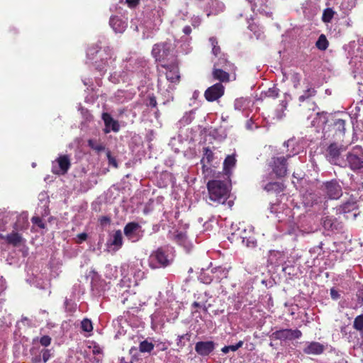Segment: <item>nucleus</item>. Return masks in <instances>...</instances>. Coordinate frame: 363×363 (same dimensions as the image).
<instances>
[{
    "mask_svg": "<svg viewBox=\"0 0 363 363\" xmlns=\"http://www.w3.org/2000/svg\"><path fill=\"white\" fill-rule=\"evenodd\" d=\"M301 76L298 72H293L291 75V81L293 83L294 87L297 89L300 85Z\"/></svg>",
    "mask_w": 363,
    "mask_h": 363,
    "instance_id": "42",
    "label": "nucleus"
},
{
    "mask_svg": "<svg viewBox=\"0 0 363 363\" xmlns=\"http://www.w3.org/2000/svg\"><path fill=\"white\" fill-rule=\"evenodd\" d=\"M174 45L169 41L155 44L152 50V55L157 62L164 63L166 60H174Z\"/></svg>",
    "mask_w": 363,
    "mask_h": 363,
    "instance_id": "4",
    "label": "nucleus"
},
{
    "mask_svg": "<svg viewBox=\"0 0 363 363\" xmlns=\"http://www.w3.org/2000/svg\"><path fill=\"white\" fill-rule=\"evenodd\" d=\"M106 156H107V159L108 160V164L110 165H112L113 167H114L115 168H117L118 167V162L116 160L115 157H113L112 155H111V153L109 150L107 151L106 152Z\"/></svg>",
    "mask_w": 363,
    "mask_h": 363,
    "instance_id": "47",
    "label": "nucleus"
},
{
    "mask_svg": "<svg viewBox=\"0 0 363 363\" xmlns=\"http://www.w3.org/2000/svg\"><path fill=\"white\" fill-rule=\"evenodd\" d=\"M303 202L308 207L318 206V210H325L328 207L327 198L318 193H309L306 195Z\"/></svg>",
    "mask_w": 363,
    "mask_h": 363,
    "instance_id": "9",
    "label": "nucleus"
},
{
    "mask_svg": "<svg viewBox=\"0 0 363 363\" xmlns=\"http://www.w3.org/2000/svg\"><path fill=\"white\" fill-rule=\"evenodd\" d=\"M264 189L267 192L279 194L284 190V185L279 182H269L264 186Z\"/></svg>",
    "mask_w": 363,
    "mask_h": 363,
    "instance_id": "26",
    "label": "nucleus"
},
{
    "mask_svg": "<svg viewBox=\"0 0 363 363\" xmlns=\"http://www.w3.org/2000/svg\"><path fill=\"white\" fill-rule=\"evenodd\" d=\"M140 228L141 226L138 223L129 222L124 227V235L131 242H137L141 237L139 233Z\"/></svg>",
    "mask_w": 363,
    "mask_h": 363,
    "instance_id": "13",
    "label": "nucleus"
},
{
    "mask_svg": "<svg viewBox=\"0 0 363 363\" xmlns=\"http://www.w3.org/2000/svg\"><path fill=\"white\" fill-rule=\"evenodd\" d=\"M339 4L340 9L344 13H347L355 7L357 4L354 0H341Z\"/></svg>",
    "mask_w": 363,
    "mask_h": 363,
    "instance_id": "31",
    "label": "nucleus"
},
{
    "mask_svg": "<svg viewBox=\"0 0 363 363\" xmlns=\"http://www.w3.org/2000/svg\"><path fill=\"white\" fill-rule=\"evenodd\" d=\"M236 159L235 155H228L223 162V171L225 174L230 175L231 174L232 169L236 164Z\"/></svg>",
    "mask_w": 363,
    "mask_h": 363,
    "instance_id": "25",
    "label": "nucleus"
},
{
    "mask_svg": "<svg viewBox=\"0 0 363 363\" xmlns=\"http://www.w3.org/2000/svg\"><path fill=\"white\" fill-rule=\"evenodd\" d=\"M345 167L354 172L363 169V148L360 145L353 147L347 153Z\"/></svg>",
    "mask_w": 363,
    "mask_h": 363,
    "instance_id": "5",
    "label": "nucleus"
},
{
    "mask_svg": "<svg viewBox=\"0 0 363 363\" xmlns=\"http://www.w3.org/2000/svg\"><path fill=\"white\" fill-rule=\"evenodd\" d=\"M52 339L48 335H43L40 339V343L44 347H48L51 344Z\"/></svg>",
    "mask_w": 363,
    "mask_h": 363,
    "instance_id": "48",
    "label": "nucleus"
},
{
    "mask_svg": "<svg viewBox=\"0 0 363 363\" xmlns=\"http://www.w3.org/2000/svg\"><path fill=\"white\" fill-rule=\"evenodd\" d=\"M120 363H133V358L132 357H121L120 358Z\"/></svg>",
    "mask_w": 363,
    "mask_h": 363,
    "instance_id": "55",
    "label": "nucleus"
},
{
    "mask_svg": "<svg viewBox=\"0 0 363 363\" xmlns=\"http://www.w3.org/2000/svg\"><path fill=\"white\" fill-rule=\"evenodd\" d=\"M357 208L358 206L357 202L353 200H350L340 206L337 211L339 213L346 214L354 211H357Z\"/></svg>",
    "mask_w": 363,
    "mask_h": 363,
    "instance_id": "24",
    "label": "nucleus"
},
{
    "mask_svg": "<svg viewBox=\"0 0 363 363\" xmlns=\"http://www.w3.org/2000/svg\"><path fill=\"white\" fill-rule=\"evenodd\" d=\"M243 345V342L242 340L239 341L237 344L234 345H228L230 351L235 352L239 348L242 347Z\"/></svg>",
    "mask_w": 363,
    "mask_h": 363,
    "instance_id": "52",
    "label": "nucleus"
},
{
    "mask_svg": "<svg viewBox=\"0 0 363 363\" xmlns=\"http://www.w3.org/2000/svg\"><path fill=\"white\" fill-rule=\"evenodd\" d=\"M28 222L27 219L23 216H18L16 221L13 225V229L15 231H23L28 228Z\"/></svg>",
    "mask_w": 363,
    "mask_h": 363,
    "instance_id": "28",
    "label": "nucleus"
},
{
    "mask_svg": "<svg viewBox=\"0 0 363 363\" xmlns=\"http://www.w3.org/2000/svg\"><path fill=\"white\" fill-rule=\"evenodd\" d=\"M201 308H202L204 312H208V308L206 306V305H202V307Z\"/></svg>",
    "mask_w": 363,
    "mask_h": 363,
    "instance_id": "64",
    "label": "nucleus"
},
{
    "mask_svg": "<svg viewBox=\"0 0 363 363\" xmlns=\"http://www.w3.org/2000/svg\"><path fill=\"white\" fill-rule=\"evenodd\" d=\"M230 72L225 69L216 67L213 68L212 75L214 79L220 82L219 83H226L230 81Z\"/></svg>",
    "mask_w": 363,
    "mask_h": 363,
    "instance_id": "20",
    "label": "nucleus"
},
{
    "mask_svg": "<svg viewBox=\"0 0 363 363\" xmlns=\"http://www.w3.org/2000/svg\"><path fill=\"white\" fill-rule=\"evenodd\" d=\"M157 100L156 97L153 95L149 96V104L148 105L152 107H156L157 106Z\"/></svg>",
    "mask_w": 363,
    "mask_h": 363,
    "instance_id": "56",
    "label": "nucleus"
},
{
    "mask_svg": "<svg viewBox=\"0 0 363 363\" xmlns=\"http://www.w3.org/2000/svg\"><path fill=\"white\" fill-rule=\"evenodd\" d=\"M101 41L90 45L86 50V57L89 60L94 61L95 68L99 72H105L108 67L115 61L113 58V52L109 47L101 50Z\"/></svg>",
    "mask_w": 363,
    "mask_h": 363,
    "instance_id": "1",
    "label": "nucleus"
},
{
    "mask_svg": "<svg viewBox=\"0 0 363 363\" xmlns=\"http://www.w3.org/2000/svg\"><path fill=\"white\" fill-rule=\"evenodd\" d=\"M31 354V362L32 363H42V355L41 353H38V351L35 348L33 347L30 350Z\"/></svg>",
    "mask_w": 363,
    "mask_h": 363,
    "instance_id": "40",
    "label": "nucleus"
},
{
    "mask_svg": "<svg viewBox=\"0 0 363 363\" xmlns=\"http://www.w3.org/2000/svg\"><path fill=\"white\" fill-rule=\"evenodd\" d=\"M102 119L104 122L106 129L105 133H109L108 128H111L113 132H118L120 130V125L117 121L114 120L108 113H103Z\"/></svg>",
    "mask_w": 363,
    "mask_h": 363,
    "instance_id": "19",
    "label": "nucleus"
},
{
    "mask_svg": "<svg viewBox=\"0 0 363 363\" xmlns=\"http://www.w3.org/2000/svg\"><path fill=\"white\" fill-rule=\"evenodd\" d=\"M325 346L318 342H311L303 349V352L306 354L319 355L325 351Z\"/></svg>",
    "mask_w": 363,
    "mask_h": 363,
    "instance_id": "18",
    "label": "nucleus"
},
{
    "mask_svg": "<svg viewBox=\"0 0 363 363\" xmlns=\"http://www.w3.org/2000/svg\"><path fill=\"white\" fill-rule=\"evenodd\" d=\"M316 94L317 91L314 87H308L306 90L303 91V94L298 97V101L300 103H303L305 101L310 99L311 97L315 96Z\"/></svg>",
    "mask_w": 363,
    "mask_h": 363,
    "instance_id": "30",
    "label": "nucleus"
},
{
    "mask_svg": "<svg viewBox=\"0 0 363 363\" xmlns=\"http://www.w3.org/2000/svg\"><path fill=\"white\" fill-rule=\"evenodd\" d=\"M109 25L115 33H122L127 28V22L117 16L111 17Z\"/></svg>",
    "mask_w": 363,
    "mask_h": 363,
    "instance_id": "17",
    "label": "nucleus"
},
{
    "mask_svg": "<svg viewBox=\"0 0 363 363\" xmlns=\"http://www.w3.org/2000/svg\"><path fill=\"white\" fill-rule=\"evenodd\" d=\"M87 234L86 233H79L77 235V238L79 240L77 242V243H81L83 241H85L87 238Z\"/></svg>",
    "mask_w": 363,
    "mask_h": 363,
    "instance_id": "57",
    "label": "nucleus"
},
{
    "mask_svg": "<svg viewBox=\"0 0 363 363\" xmlns=\"http://www.w3.org/2000/svg\"><path fill=\"white\" fill-rule=\"evenodd\" d=\"M209 42L212 45V53L216 57H219L221 54V50L220 46L218 45V40L216 37H211L209 38Z\"/></svg>",
    "mask_w": 363,
    "mask_h": 363,
    "instance_id": "37",
    "label": "nucleus"
},
{
    "mask_svg": "<svg viewBox=\"0 0 363 363\" xmlns=\"http://www.w3.org/2000/svg\"><path fill=\"white\" fill-rule=\"evenodd\" d=\"M361 335V342L359 343V348L363 350V332L360 333Z\"/></svg>",
    "mask_w": 363,
    "mask_h": 363,
    "instance_id": "61",
    "label": "nucleus"
},
{
    "mask_svg": "<svg viewBox=\"0 0 363 363\" xmlns=\"http://www.w3.org/2000/svg\"><path fill=\"white\" fill-rule=\"evenodd\" d=\"M352 326L360 333L363 332V314L359 315L354 318Z\"/></svg>",
    "mask_w": 363,
    "mask_h": 363,
    "instance_id": "39",
    "label": "nucleus"
},
{
    "mask_svg": "<svg viewBox=\"0 0 363 363\" xmlns=\"http://www.w3.org/2000/svg\"><path fill=\"white\" fill-rule=\"evenodd\" d=\"M183 32H184L186 35H189V34L191 33V28L189 26H184V28H183Z\"/></svg>",
    "mask_w": 363,
    "mask_h": 363,
    "instance_id": "59",
    "label": "nucleus"
},
{
    "mask_svg": "<svg viewBox=\"0 0 363 363\" xmlns=\"http://www.w3.org/2000/svg\"><path fill=\"white\" fill-rule=\"evenodd\" d=\"M224 90L221 83H216L206 90L204 96L208 101L212 102L220 98L224 94Z\"/></svg>",
    "mask_w": 363,
    "mask_h": 363,
    "instance_id": "14",
    "label": "nucleus"
},
{
    "mask_svg": "<svg viewBox=\"0 0 363 363\" xmlns=\"http://www.w3.org/2000/svg\"><path fill=\"white\" fill-rule=\"evenodd\" d=\"M291 157V155L288 154L286 156L272 157L269 166L277 178L284 177L287 174V160Z\"/></svg>",
    "mask_w": 363,
    "mask_h": 363,
    "instance_id": "6",
    "label": "nucleus"
},
{
    "mask_svg": "<svg viewBox=\"0 0 363 363\" xmlns=\"http://www.w3.org/2000/svg\"><path fill=\"white\" fill-rule=\"evenodd\" d=\"M172 240H174L177 244L182 245L186 242V233L177 230L173 237L171 238Z\"/></svg>",
    "mask_w": 363,
    "mask_h": 363,
    "instance_id": "32",
    "label": "nucleus"
},
{
    "mask_svg": "<svg viewBox=\"0 0 363 363\" xmlns=\"http://www.w3.org/2000/svg\"><path fill=\"white\" fill-rule=\"evenodd\" d=\"M250 4H252V6L257 7L258 6H262L265 4L266 0H247Z\"/></svg>",
    "mask_w": 363,
    "mask_h": 363,
    "instance_id": "53",
    "label": "nucleus"
},
{
    "mask_svg": "<svg viewBox=\"0 0 363 363\" xmlns=\"http://www.w3.org/2000/svg\"><path fill=\"white\" fill-rule=\"evenodd\" d=\"M211 272L216 274L217 279L226 278L228 274V270L221 266L213 267Z\"/></svg>",
    "mask_w": 363,
    "mask_h": 363,
    "instance_id": "33",
    "label": "nucleus"
},
{
    "mask_svg": "<svg viewBox=\"0 0 363 363\" xmlns=\"http://www.w3.org/2000/svg\"><path fill=\"white\" fill-rule=\"evenodd\" d=\"M40 353L42 355L43 363H46L51 357V352L49 349H43L41 350Z\"/></svg>",
    "mask_w": 363,
    "mask_h": 363,
    "instance_id": "44",
    "label": "nucleus"
},
{
    "mask_svg": "<svg viewBox=\"0 0 363 363\" xmlns=\"http://www.w3.org/2000/svg\"><path fill=\"white\" fill-rule=\"evenodd\" d=\"M88 145L94 151L99 153L104 150H105L106 147L105 145L101 143L97 142L94 140H88Z\"/></svg>",
    "mask_w": 363,
    "mask_h": 363,
    "instance_id": "36",
    "label": "nucleus"
},
{
    "mask_svg": "<svg viewBox=\"0 0 363 363\" xmlns=\"http://www.w3.org/2000/svg\"><path fill=\"white\" fill-rule=\"evenodd\" d=\"M170 264L168 255L162 248L159 247L150 256V266L152 269L166 267Z\"/></svg>",
    "mask_w": 363,
    "mask_h": 363,
    "instance_id": "8",
    "label": "nucleus"
},
{
    "mask_svg": "<svg viewBox=\"0 0 363 363\" xmlns=\"http://www.w3.org/2000/svg\"><path fill=\"white\" fill-rule=\"evenodd\" d=\"M216 67L225 69L228 71H235V65L226 59L224 54L220 55L218 61L214 63L213 68Z\"/></svg>",
    "mask_w": 363,
    "mask_h": 363,
    "instance_id": "22",
    "label": "nucleus"
},
{
    "mask_svg": "<svg viewBox=\"0 0 363 363\" xmlns=\"http://www.w3.org/2000/svg\"><path fill=\"white\" fill-rule=\"evenodd\" d=\"M208 199L216 205L223 204L230 194L229 185L225 181L219 179L209 180L206 184Z\"/></svg>",
    "mask_w": 363,
    "mask_h": 363,
    "instance_id": "3",
    "label": "nucleus"
},
{
    "mask_svg": "<svg viewBox=\"0 0 363 363\" xmlns=\"http://www.w3.org/2000/svg\"><path fill=\"white\" fill-rule=\"evenodd\" d=\"M221 351H222L223 353H225V354L228 353V352L230 351L228 346H225V347H223L221 349Z\"/></svg>",
    "mask_w": 363,
    "mask_h": 363,
    "instance_id": "62",
    "label": "nucleus"
},
{
    "mask_svg": "<svg viewBox=\"0 0 363 363\" xmlns=\"http://www.w3.org/2000/svg\"><path fill=\"white\" fill-rule=\"evenodd\" d=\"M320 189L327 199H338L342 195V187L336 179L323 182Z\"/></svg>",
    "mask_w": 363,
    "mask_h": 363,
    "instance_id": "7",
    "label": "nucleus"
},
{
    "mask_svg": "<svg viewBox=\"0 0 363 363\" xmlns=\"http://www.w3.org/2000/svg\"><path fill=\"white\" fill-rule=\"evenodd\" d=\"M140 1V0H125V3L129 8L134 9L139 5Z\"/></svg>",
    "mask_w": 363,
    "mask_h": 363,
    "instance_id": "51",
    "label": "nucleus"
},
{
    "mask_svg": "<svg viewBox=\"0 0 363 363\" xmlns=\"http://www.w3.org/2000/svg\"><path fill=\"white\" fill-rule=\"evenodd\" d=\"M123 236L121 230H117L115 231L114 234L113 235V240L111 241V245H113L115 247V249L116 250L121 248L123 246Z\"/></svg>",
    "mask_w": 363,
    "mask_h": 363,
    "instance_id": "29",
    "label": "nucleus"
},
{
    "mask_svg": "<svg viewBox=\"0 0 363 363\" xmlns=\"http://www.w3.org/2000/svg\"><path fill=\"white\" fill-rule=\"evenodd\" d=\"M153 343L148 342L147 340L142 341L139 345V351L142 353L151 352L154 350Z\"/></svg>",
    "mask_w": 363,
    "mask_h": 363,
    "instance_id": "35",
    "label": "nucleus"
},
{
    "mask_svg": "<svg viewBox=\"0 0 363 363\" xmlns=\"http://www.w3.org/2000/svg\"><path fill=\"white\" fill-rule=\"evenodd\" d=\"M6 289L5 280L0 277V294Z\"/></svg>",
    "mask_w": 363,
    "mask_h": 363,
    "instance_id": "58",
    "label": "nucleus"
},
{
    "mask_svg": "<svg viewBox=\"0 0 363 363\" xmlns=\"http://www.w3.org/2000/svg\"><path fill=\"white\" fill-rule=\"evenodd\" d=\"M335 15V11L331 8H327L324 9L322 15V21L325 23H328L331 22L333 16Z\"/></svg>",
    "mask_w": 363,
    "mask_h": 363,
    "instance_id": "38",
    "label": "nucleus"
},
{
    "mask_svg": "<svg viewBox=\"0 0 363 363\" xmlns=\"http://www.w3.org/2000/svg\"><path fill=\"white\" fill-rule=\"evenodd\" d=\"M24 241L22 235L17 231L13 230L11 233L7 234L6 237V242L13 247L20 246Z\"/></svg>",
    "mask_w": 363,
    "mask_h": 363,
    "instance_id": "21",
    "label": "nucleus"
},
{
    "mask_svg": "<svg viewBox=\"0 0 363 363\" xmlns=\"http://www.w3.org/2000/svg\"><path fill=\"white\" fill-rule=\"evenodd\" d=\"M6 235H5L3 233H0V240H4L6 241Z\"/></svg>",
    "mask_w": 363,
    "mask_h": 363,
    "instance_id": "63",
    "label": "nucleus"
},
{
    "mask_svg": "<svg viewBox=\"0 0 363 363\" xmlns=\"http://www.w3.org/2000/svg\"><path fill=\"white\" fill-rule=\"evenodd\" d=\"M191 307L192 308H201L202 307V305L199 303V302H196V301H194L192 304H191Z\"/></svg>",
    "mask_w": 363,
    "mask_h": 363,
    "instance_id": "60",
    "label": "nucleus"
},
{
    "mask_svg": "<svg viewBox=\"0 0 363 363\" xmlns=\"http://www.w3.org/2000/svg\"><path fill=\"white\" fill-rule=\"evenodd\" d=\"M302 336V333L298 329H281L273 332L271 337L281 341L293 340L299 339Z\"/></svg>",
    "mask_w": 363,
    "mask_h": 363,
    "instance_id": "12",
    "label": "nucleus"
},
{
    "mask_svg": "<svg viewBox=\"0 0 363 363\" xmlns=\"http://www.w3.org/2000/svg\"><path fill=\"white\" fill-rule=\"evenodd\" d=\"M31 221L34 225H38L41 229H44L45 228V224L43 219L39 216H33L31 218Z\"/></svg>",
    "mask_w": 363,
    "mask_h": 363,
    "instance_id": "45",
    "label": "nucleus"
},
{
    "mask_svg": "<svg viewBox=\"0 0 363 363\" xmlns=\"http://www.w3.org/2000/svg\"><path fill=\"white\" fill-rule=\"evenodd\" d=\"M279 94V89L275 86L268 89V90L265 93V95L267 97H271L273 99L278 98Z\"/></svg>",
    "mask_w": 363,
    "mask_h": 363,
    "instance_id": "43",
    "label": "nucleus"
},
{
    "mask_svg": "<svg viewBox=\"0 0 363 363\" xmlns=\"http://www.w3.org/2000/svg\"><path fill=\"white\" fill-rule=\"evenodd\" d=\"M316 119L323 125L324 135L327 132H333V135H344L345 133V120L338 118L335 116L328 114L327 112L317 113Z\"/></svg>",
    "mask_w": 363,
    "mask_h": 363,
    "instance_id": "2",
    "label": "nucleus"
},
{
    "mask_svg": "<svg viewBox=\"0 0 363 363\" xmlns=\"http://www.w3.org/2000/svg\"><path fill=\"white\" fill-rule=\"evenodd\" d=\"M345 150L346 147L342 144L335 142L331 143L325 151L326 158L331 164H337L341 153Z\"/></svg>",
    "mask_w": 363,
    "mask_h": 363,
    "instance_id": "11",
    "label": "nucleus"
},
{
    "mask_svg": "<svg viewBox=\"0 0 363 363\" xmlns=\"http://www.w3.org/2000/svg\"><path fill=\"white\" fill-rule=\"evenodd\" d=\"M329 45L328 40H327L326 36L324 34H321L318 38V40L315 43V46L320 50H325Z\"/></svg>",
    "mask_w": 363,
    "mask_h": 363,
    "instance_id": "34",
    "label": "nucleus"
},
{
    "mask_svg": "<svg viewBox=\"0 0 363 363\" xmlns=\"http://www.w3.org/2000/svg\"><path fill=\"white\" fill-rule=\"evenodd\" d=\"M322 225L326 230L333 231L337 229L339 223L335 217L325 216L322 218Z\"/></svg>",
    "mask_w": 363,
    "mask_h": 363,
    "instance_id": "23",
    "label": "nucleus"
},
{
    "mask_svg": "<svg viewBox=\"0 0 363 363\" xmlns=\"http://www.w3.org/2000/svg\"><path fill=\"white\" fill-rule=\"evenodd\" d=\"M81 328L82 330L85 332H91L93 330V325L91 320L84 318L81 323Z\"/></svg>",
    "mask_w": 363,
    "mask_h": 363,
    "instance_id": "41",
    "label": "nucleus"
},
{
    "mask_svg": "<svg viewBox=\"0 0 363 363\" xmlns=\"http://www.w3.org/2000/svg\"><path fill=\"white\" fill-rule=\"evenodd\" d=\"M160 68H164L167 70L165 72L166 78L172 83L179 82L180 79L179 66L176 60H172L169 64L161 63L157 67V71L161 72Z\"/></svg>",
    "mask_w": 363,
    "mask_h": 363,
    "instance_id": "10",
    "label": "nucleus"
},
{
    "mask_svg": "<svg viewBox=\"0 0 363 363\" xmlns=\"http://www.w3.org/2000/svg\"><path fill=\"white\" fill-rule=\"evenodd\" d=\"M245 101V99L242 98L237 99L234 104L235 108L239 111L242 110L243 108Z\"/></svg>",
    "mask_w": 363,
    "mask_h": 363,
    "instance_id": "50",
    "label": "nucleus"
},
{
    "mask_svg": "<svg viewBox=\"0 0 363 363\" xmlns=\"http://www.w3.org/2000/svg\"><path fill=\"white\" fill-rule=\"evenodd\" d=\"M99 221L101 225L104 226L106 225H109L111 222V219L108 216H104L99 218Z\"/></svg>",
    "mask_w": 363,
    "mask_h": 363,
    "instance_id": "49",
    "label": "nucleus"
},
{
    "mask_svg": "<svg viewBox=\"0 0 363 363\" xmlns=\"http://www.w3.org/2000/svg\"><path fill=\"white\" fill-rule=\"evenodd\" d=\"M330 296L333 300H337L340 295L337 290L333 288L330 289Z\"/></svg>",
    "mask_w": 363,
    "mask_h": 363,
    "instance_id": "54",
    "label": "nucleus"
},
{
    "mask_svg": "<svg viewBox=\"0 0 363 363\" xmlns=\"http://www.w3.org/2000/svg\"><path fill=\"white\" fill-rule=\"evenodd\" d=\"M185 336H189V337H191V334H189V333H186V334H184V335H179L177 337V345L179 347V348H183L184 346H185V342H183V340L185 339Z\"/></svg>",
    "mask_w": 363,
    "mask_h": 363,
    "instance_id": "46",
    "label": "nucleus"
},
{
    "mask_svg": "<svg viewBox=\"0 0 363 363\" xmlns=\"http://www.w3.org/2000/svg\"><path fill=\"white\" fill-rule=\"evenodd\" d=\"M56 162L58 164L59 170L55 171L53 169L52 172L54 174H62V175L67 174L71 167V162H70L69 155H60L56 159Z\"/></svg>",
    "mask_w": 363,
    "mask_h": 363,
    "instance_id": "16",
    "label": "nucleus"
},
{
    "mask_svg": "<svg viewBox=\"0 0 363 363\" xmlns=\"http://www.w3.org/2000/svg\"><path fill=\"white\" fill-rule=\"evenodd\" d=\"M215 349V342L213 341H199L195 345V351L201 356L205 357L209 355Z\"/></svg>",
    "mask_w": 363,
    "mask_h": 363,
    "instance_id": "15",
    "label": "nucleus"
},
{
    "mask_svg": "<svg viewBox=\"0 0 363 363\" xmlns=\"http://www.w3.org/2000/svg\"><path fill=\"white\" fill-rule=\"evenodd\" d=\"M203 156L201 160V162L203 164V168H204L206 164H211L214 159V154L209 147H203Z\"/></svg>",
    "mask_w": 363,
    "mask_h": 363,
    "instance_id": "27",
    "label": "nucleus"
}]
</instances>
